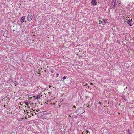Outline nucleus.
Masks as SVG:
<instances>
[{"label":"nucleus","instance_id":"1","mask_svg":"<svg viewBox=\"0 0 134 134\" xmlns=\"http://www.w3.org/2000/svg\"><path fill=\"white\" fill-rule=\"evenodd\" d=\"M85 111V109L82 107L79 108L76 110V112L78 113L79 114H81Z\"/></svg>","mask_w":134,"mask_h":134},{"label":"nucleus","instance_id":"2","mask_svg":"<svg viewBox=\"0 0 134 134\" xmlns=\"http://www.w3.org/2000/svg\"><path fill=\"white\" fill-rule=\"evenodd\" d=\"M117 3L115 0H112L111 2L110 8L114 9L117 5Z\"/></svg>","mask_w":134,"mask_h":134},{"label":"nucleus","instance_id":"3","mask_svg":"<svg viewBox=\"0 0 134 134\" xmlns=\"http://www.w3.org/2000/svg\"><path fill=\"white\" fill-rule=\"evenodd\" d=\"M33 18V17L32 15L30 14H29L27 16V20H28L30 22L32 20V18Z\"/></svg>","mask_w":134,"mask_h":134},{"label":"nucleus","instance_id":"4","mask_svg":"<svg viewBox=\"0 0 134 134\" xmlns=\"http://www.w3.org/2000/svg\"><path fill=\"white\" fill-rule=\"evenodd\" d=\"M91 3L94 6H95L97 4V2L96 0H92Z\"/></svg>","mask_w":134,"mask_h":134},{"label":"nucleus","instance_id":"5","mask_svg":"<svg viewBox=\"0 0 134 134\" xmlns=\"http://www.w3.org/2000/svg\"><path fill=\"white\" fill-rule=\"evenodd\" d=\"M127 23L130 25V26H132V20L129 19L127 21Z\"/></svg>","mask_w":134,"mask_h":134},{"label":"nucleus","instance_id":"6","mask_svg":"<svg viewBox=\"0 0 134 134\" xmlns=\"http://www.w3.org/2000/svg\"><path fill=\"white\" fill-rule=\"evenodd\" d=\"M102 20H103V22L101 21V23H104L103 24V25L105 24H106V23H108V21L107 20V19H102Z\"/></svg>","mask_w":134,"mask_h":134},{"label":"nucleus","instance_id":"7","mask_svg":"<svg viewBox=\"0 0 134 134\" xmlns=\"http://www.w3.org/2000/svg\"><path fill=\"white\" fill-rule=\"evenodd\" d=\"M33 97H35L34 99H38L40 97V95H38L36 96H34Z\"/></svg>","mask_w":134,"mask_h":134},{"label":"nucleus","instance_id":"8","mask_svg":"<svg viewBox=\"0 0 134 134\" xmlns=\"http://www.w3.org/2000/svg\"><path fill=\"white\" fill-rule=\"evenodd\" d=\"M24 20H25V17L24 16H23L21 20H20V21L22 23H23L24 22Z\"/></svg>","mask_w":134,"mask_h":134},{"label":"nucleus","instance_id":"9","mask_svg":"<svg viewBox=\"0 0 134 134\" xmlns=\"http://www.w3.org/2000/svg\"><path fill=\"white\" fill-rule=\"evenodd\" d=\"M45 112L43 111L40 113L41 115L42 116H44V115L46 114Z\"/></svg>","mask_w":134,"mask_h":134},{"label":"nucleus","instance_id":"10","mask_svg":"<svg viewBox=\"0 0 134 134\" xmlns=\"http://www.w3.org/2000/svg\"><path fill=\"white\" fill-rule=\"evenodd\" d=\"M30 103V102L28 101V102H25V105H28V104H29Z\"/></svg>","mask_w":134,"mask_h":134},{"label":"nucleus","instance_id":"11","mask_svg":"<svg viewBox=\"0 0 134 134\" xmlns=\"http://www.w3.org/2000/svg\"><path fill=\"white\" fill-rule=\"evenodd\" d=\"M66 78V77L65 76H64L63 77V81H64V80Z\"/></svg>","mask_w":134,"mask_h":134},{"label":"nucleus","instance_id":"12","mask_svg":"<svg viewBox=\"0 0 134 134\" xmlns=\"http://www.w3.org/2000/svg\"><path fill=\"white\" fill-rule=\"evenodd\" d=\"M31 114L32 116H33L35 115H36V113H31Z\"/></svg>","mask_w":134,"mask_h":134},{"label":"nucleus","instance_id":"13","mask_svg":"<svg viewBox=\"0 0 134 134\" xmlns=\"http://www.w3.org/2000/svg\"><path fill=\"white\" fill-rule=\"evenodd\" d=\"M87 85V84H86L85 86H87V87H88V88L89 87V86H88Z\"/></svg>","mask_w":134,"mask_h":134},{"label":"nucleus","instance_id":"14","mask_svg":"<svg viewBox=\"0 0 134 134\" xmlns=\"http://www.w3.org/2000/svg\"><path fill=\"white\" fill-rule=\"evenodd\" d=\"M89 132V131L88 130H86V134H88V133Z\"/></svg>","mask_w":134,"mask_h":134},{"label":"nucleus","instance_id":"15","mask_svg":"<svg viewBox=\"0 0 134 134\" xmlns=\"http://www.w3.org/2000/svg\"><path fill=\"white\" fill-rule=\"evenodd\" d=\"M127 133L128 134V133H130L129 132V129H127Z\"/></svg>","mask_w":134,"mask_h":134},{"label":"nucleus","instance_id":"16","mask_svg":"<svg viewBox=\"0 0 134 134\" xmlns=\"http://www.w3.org/2000/svg\"><path fill=\"white\" fill-rule=\"evenodd\" d=\"M73 108H75V109H76V107H75V106L74 105L73 106Z\"/></svg>","mask_w":134,"mask_h":134},{"label":"nucleus","instance_id":"17","mask_svg":"<svg viewBox=\"0 0 134 134\" xmlns=\"http://www.w3.org/2000/svg\"><path fill=\"white\" fill-rule=\"evenodd\" d=\"M56 75H57V77H58V75H59V74L58 73H57L56 74Z\"/></svg>","mask_w":134,"mask_h":134},{"label":"nucleus","instance_id":"18","mask_svg":"<svg viewBox=\"0 0 134 134\" xmlns=\"http://www.w3.org/2000/svg\"><path fill=\"white\" fill-rule=\"evenodd\" d=\"M122 98L123 99H124L125 100H126V99H125V98H124V97L122 96Z\"/></svg>","mask_w":134,"mask_h":134},{"label":"nucleus","instance_id":"19","mask_svg":"<svg viewBox=\"0 0 134 134\" xmlns=\"http://www.w3.org/2000/svg\"><path fill=\"white\" fill-rule=\"evenodd\" d=\"M89 106H90V105H88V106H87V107L88 108H89L90 107Z\"/></svg>","mask_w":134,"mask_h":134},{"label":"nucleus","instance_id":"20","mask_svg":"<svg viewBox=\"0 0 134 134\" xmlns=\"http://www.w3.org/2000/svg\"><path fill=\"white\" fill-rule=\"evenodd\" d=\"M49 87L50 88V87H51V86H49Z\"/></svg>","mask_w":134,"mask_h":134},{"label":"nucleus","instance_id":"21","mask_svg":"<svg viewBox=\"0 0 134 134\" xmlns=\"http://www.w3.org/2000/svg\"><path fill=\"white\" fill-rule=\"evenodd\" d=\"M15 31V30H14H14H13V31Z\"/></svg>","mask_w":134,"mask_h":134},{"label":"nucleus","instance_id":"22","mask_svg":"<svg viewBox=\"0 0 134 134\" xmlns=\"http://www.w3.org/2000/svg\"><path fill=\"white\" fill-rule=\"evenodd\" d=\"M91 84V85H93V84H92V83H91V84Z\"/></svg>","mask_w":134,"mask_h":134},{"label":"nucleus","instance_id":"23","mask_svg":"<svg viewBox=\"0 0 134 134\" xmlns=\"http://www.w3.org/2000/svg\"><path fill=\"white\" fill-rule=\"evenodd\" d=\"M4 35V36H5V35Z\"/></svg>","mask_w":134,"mask_h":134},{"label":"nucleus","instance_id":"24","mask_svg":"<svg viewBox=\"0 0 134 134\" xmlns=\"http://www.w3.org/2000/svg\"><path fill=\"white\" fill-rule=\"evenodd\" d=\"M4 35V36H5V35Z\"/></svg>","mask_w":134,"mask_h":134}]
</instances>
